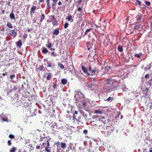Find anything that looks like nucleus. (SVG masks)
I'll return each mask as SVG.
<instances>
[{"label": "nucleus", "instance_id": "47", "mask_svg": "<svg viewBox=\"0 0 152 152\" xmlns=\"http://www.w3.org/2000/svg\"><path fill=\"white\" fill-rule=\"evenodd\" d=\"M88 132V131L86 129H85L83 131V133L86 134Z\"/></svg>", "mask_w": 152, "mask_h": 152}, {"label": "nucleus", "instance_id": "38", "mask_svg": "<svg viewBox=\"0 0 152 152\" xmlns=\"http://www.w3.org/2000/svg\"><path fill=\"white\" fill-rule=\"evenodd\" d=\"M46 2L47 3V7L48 8H50V3H49V1L50 0H46Z\"/></svg>", "mask_w": 152, "mask_h": 152}, {"label": "nucleus", "instance_id": "32", "mask_svg": "<svg viewBox=\"0 0 152 152\" xmlns=\"http://www.w3.org/2000/svg\"><path fill=\"white\" fill-rule=\"evenodd\" d=\"M92 29H93L92 28H88L85 31V35H87L88 33L89 32H90V31H92Z\"/></svg>", "mask_w": 152, "mask_h": 152}, {"label": "nucleus", "instance_id": "45", "mask_svg": "<svg viewBox=\"0 0 152 152\" xmlns=\"http://www.w3.org/2000/svg\"><path fill=\"white\" fill-rule=\"evenodd\" d=\"M151 67H152L151 64L150 63L148 64V66L147 67L148 68V69L149 70V69H150L151 68Z\"/></svg>", "mask_w": 152, "mask_h": 152}, {"label": "nucleus", "instance_id": "43", "mask_svg": "<svg viewBox=\"0 0 152 152\" xmlns=\"http://www.w3.org/2000/svg\"><path fill=\"white\" fill-rule=\"evenodd\" d=\"M15 77V75H12L10 76V78L11 80H12Z\"/></svg>", "mask_w": 152, "mask_h": 152}, {"label": "nucleus", "instance_id": "16", "mask_svg": "<svg viewBox=\"0 0 152 152\" xmlns=\"http://www.w3.org/2000/svg\"><path fill=\"white\" fill-rule=\"evenodd\" d=\"M22 45V43L21 40H19L18 41L16 42V45L17 47L20 48Z\"/></svg>", "mask_w": 152, "mask_h": 152}, {"label": "nucleus", "instance_id": "29", "mask_svg": "<svg viewBox=\"0 0 152 152\" xmlns=\"http://www.w3.org/2000/svg\"><path fill=\"white\" fill-rule=\"evenodd\" d=\"M72 16L70 15H68L66 19L68 21H70L72 20Z\"/></svg>", "mask_w": 152, "mask_h": 152}, {"label": "nucleus", "instance_id": "58", "mask_svg": "<svg viewBox=\"0 0 152 152\" xmlns=\"http://www.w3.org/2000/svg\"><path fill=\"white\" fill-rule=\"evenodd\" d=\"M27 36V34H26V35L24 34L23 35V38L24 39H26Z\"/></svg>", "mask_w": 152, "mask_h": 152}, {"label": "nucleus", "instance_id": "11", "mask_svg": "<svg viewBox=\"0 0 152 152\" xmlns=\"http://www.w3.org/2000/svg\"><path fill=\"white\" fill-rule=\"evenodd\" d=\"M91 73H93L95 75H99V72H98V69L96 68H95L92 70L91 71Z\"/></svg>", "mask_w": 152, "mask_h": 152}, {"label": "nucleus", "instance_id": "64", "mask_svg": "<svg viewBox=\"0 0 152 152\" xmlns=\"http://www.w3.org/2000/svg\"><path fill=\"white\" fill-rule=\"evenodd\" d=\"M58 5H61L62 3L60 1L58 2Z\"/></svg>", "mask_w": 152, "mask_h": 152}, {"label": "nucleus", "instance_id": "33", "mask_svg": "<svg viewBox=\"0 0 152 152\" xmlns=\"http://www.w3.org/2000/svg\"><path fill=\"white\" fill-rule=\"evenodd\" d=\"M17 150L16 147H13V148L10 149V152H15Z\"/></svg>", "mask_w": 152, "mask_h": 152}, {"label": "nucleus", "instance_id": "13", "mask_svg": "<svg viewBox=\"0 0 152 152\" xmlns=\"http://www.w3.org/2000/svg\"><path fill=\"white\" fill-rule=\"evenodd\" d=\"M112 80V79L109 78L105 80L104 82L105 83V85H109L110 84V81Z\"/></svg>", "mask_w": 152, "mask_h": 152}, {"label": "nucleus", "instance_id": "8", "mask_svg": "<svg viewBox=\"0 0 152 152\" xmlns=\"http://www.w3.org/2000/svg\"><path fill=\"white\" fill-rule=\"evenodd\" d=\"M37 7L35 6H33L31 8L30 15H32L34 13V11L36 9Z\"/></svg>", "mask_w": 152, "mask_h": 152}, {"label": "nucleus", "instance_id": "42", "mask_svg": "<svg viewBox=\"0 0 152 152\" xmlns=\"http://www.w3.org/2000/svg\"><path fill=\"white\" fill-rule=\"evenodd\" d=\"M145 3L146 5L148 6H149L151 5V3L149 1H146L145 2Z\"/></svg>", "mask_w": 152, "mask_h": 152}, {"label": "nucleus", "instance_id": "25", "mask_svg": "<svg viewBox=\"0 0 152 152\" xmlns=\"http://www.w3.org/2000/svg\"><path fill=\"white\" fill-rule=\"evenodd\" d=\"M61 83L63 84H66L67 83V80L65 79H63L61 80Z\"/></svg>", "mask_w": 152, "mask_h": 152}, {"label": "nucleus", "instance_id": "9", "mask_svg": "<svg viewBox=\"0 0 152 152\" xmlns=\"http://www.w3.org/2000/svg\"><path fill=\"white\" fill-rule=\"evenodd\" d=\"M103 111L100 109L94 110V113L96 114H101L103 113Z\"/></svg>", "mask_w": 152, "mask_h": 152}, {"label": "nucleus", "instance_id": "30", "mask_svg": "<svg viewBox=\"0 0 152 152\" xmlns=\"http://www.w3.org/2000/svg\"><path fill=\"white\" fill-rule=\"evenodd\" d=\"M61 146L62 148L64 149L66 147V144L63 142H61Z\"/></svg>", "mask_w": 152, "mask_h": 152}, {"label": "nucleus", "instance_id": "20", "mask_svg": "<svg viewBox=\"0 0 152 152\" xmlns=\"http://www.w3.org/2000/svg\"><path fill=\"white\" fill-rule=\"evenodd\" d=\"M114 99V98L112 97H110L108 98L107 99L104 100L105 101H107L108 102H111Z\"/></svg>", "mask_w": 152, "mask_h": 152}, {"label": "nucleus", "instance_id": "50", "mask_svg": "<svg viewBox=\"0 0 152 152\" xmlns=\"http://www.w3.org/2000/svg\"><path fill=\"white\" fill-rule=\"evenodd\" d=\"M50 101L52 102V103H53L54 102V101H55V100H54V99L53 98H50Z\"/></svg>", "mask_w": 152, "mask_h": 152}, {"label": "nucleus", "instance_id": "18", "mask_svg": "<svg viewBox=\"0 0 152 152\" xmlns=\"http://www.w3.org/2000/svg\"><path fill=\"white\" fill-rule=\"evenodd\" d=\"M52 77V75L50 73H49L48 74V75L46 78L47 80H49L51 79Z\"/></svg>", "mask_w": 152, "mask_h": 152}, {"label": "nucleus", "instance_id": "56", "mask_svg": "<svg viewBox=\"0 0 152 152\" xmlns=\"http://www.w3.org/2000/svg\"><path fill=\"white\" fill-rule=\"evenodd\" d=\"M56 4L53 1L52 4V6H55L56 5Z\"/></svg>", "mask_w": 152, "mask_h": 152}, {"label": "nucleus", "instance_id": "62", "mask_svg": "<svg viewBox=\"0 0 152 152\" xmlns=\"http://www.w3.org/2000/svg\"><path fill=\"white\" fill-rule=\"evenodd\" d=\"M7 72H6L5 73H3L2 75H3V76H5L7 75Z\"/></svg>", "mask_w": 152, "mask_h": 152}, {"label": "nucleus", "instance_id": "40", "mask_svg": "<svg viewBox=\"0 0 152 152\" xmlns=\"http://www.w3.org/2000/svg\"><path fill=\"white\" fill-rule=\"evenodd\" d=\"M136 1L137 2V3H136V5H137L138 4L139 6H140L141 5V2L138 0H136Z\"/></svg>", "mask_w": 152, "mask_h": 152}, {"label": "nucleus", "instance_id": "46", "mask_svg": "<svg viewBox=\"0 0 152 152\" xmlns=\"http://www.w3.org/2000/svg\"><path fill=\"white\" fill-rule=\"evenodd\" d=\"M7 144L9 145H11L12 144V142H11V140H9L7 141Z\"/></svg>", "mask_w": 152, "mask_h": 152}, {"label": "nucleus", "instance_id": "19", "mask_svg": "<svg viewBox=\"0 0 152 152\" xmlns=\"http://www.w3.org/2000/svg\"><path fill=\"white\" fill-rule=\"evenodd\" d=\"M118 50L121 52H122L123 50V49L122 46L121 45H119L118 48Z\"/></svg>", "mask_w": 152, "mask_h": 152}, {"label": "nucleus", "instance_id": "60", "mask_svg": "<svg viewBox=\"0 0 152 152\" xmlns=\"http://www.w3.org/2000/svg\"><path fill=\"white\" fill-rule=\"evenodd\" d=\"M88 69H89V70L91 72V71H92V70H91V66H89Z\"/></svg>", "mask_w": 152, "mask_h": 152}, {"label": "nucleus", "instance_id": "51", "mask_svg": "<svg viewBox=\"0 0 152 152\" xmlns=\"http://www.w3.org/2000/svg\"><path fill=\"white\" fill-rule=\"evenodd\" d=\"M60 143L59 142H57L56 143V145H57V146L58 147H59V145H60Z\"/></svg>", "mask_w": 152, "mask_h": 152}, {"label": "nucleus", "instance_id": "41", "mask_svg": "<svg viewBox=\"0 0 152 152\" xmlns=\"http://www.w3.org/2000/svg\"><path fill=\"white\" fill-rule=\"evenodd\" d=\"M9 137L11 139H14L15 138V136L12 134H10L9 135Z\"/></svg>", "mask_w": 152, "mask_h": 152}, {"label": "nucleus", "instance_id": "37", "mask_svg": "<svg viewBox=\"0 0 152 152\" xmlns=\"http://www.w3.org/2000/svg\"><path fill=\"white\" fill-rule=\"evenodd\" d=\"M51 128L53 131L56 132V129L55 128L56 127L54 125H52L51 127Z\"/></svg>", "mask_w": 152, "mask_h": 152}, {"label": "nucleus", "instance_id": "53", "mask_svg": "<svg viewBox=\"0 0 152 152\" xmlns=\"http://www.w3.org/2000/svg\"><path fill=\"white\" fill-rule=\"evenodd\" d=\"M82 1V0H79L77 1L78 4H80Z\"/></svg>", "mask_w": 152, "mask_h": 152}, {"label": "nucleus", "instance_id": "26", "mask_svg": "<svg viewBox=\"0 0 152 152\" xmlns=\"http://www.w3.org/2000/svg\"><path fill=\"white\" fill-rule=\"evenodd\" d=\"M141 26L140 25H136L134 26V30H136L137 29H140L141 28Z\"/></svg>", "mask_w": 152, "mask_h": 152}, {"label": "nucleus", "instance_id": "63", "mask_svg": "<svg viewBox=\"0 0 152 152\" xmlns=\"http://www.w3.org/2000/svg\"><path fill=\"white\" fill-rule=\"evenodd\" d=\"M144 69L146 71H147L148 70H149L148 69V68H147V67H145L144 68Z\"/></svg>", "mask_w": 152, "mask_h": 152}, {"label": "nucleus", "instance_id": "24", "mask_svg": "<svg viewBox=\"0 0 152 152\" xmlns=\"http://www.w3.org/2000/svg\"><path fill=\"white\" fill-rule=\"evenodd\" d=\"M45 18V16L44 14H42L40 16V22L41 23Z\"/></svg>", "mask_w": 152, "mask_h": 152}, {"label": "nucleus", "instance_id": "4", "mask_svg": "<svg viewBox=\"0 0 152 152\" xmlns=\"http://www.w3.org/2000/svg\"><path fill=\"white\" fill-rule=\"evenodd\" d=\"M116 87H112L110 84L109 85H105L104 87V89H105L107 91H113V89L115 88Z\"/></svg>", "mask_w": 152, "mask_h": 152}, {"label": "nucleus", "instance_id": "27", "mask_svg": "<svg viewBox=\"0 0 152 152\" xmlns=\"http://www.w3.org/2000/svg\"><path fill=\"white\" fill-rule=\"evenodd\" d=\"M142 53H139L138 54H136L134 55V56L137 58H140L141 57V56H142Z\"/></svg>", "mask_w": 152, "mask_h": 152}, {"label": "nucleus", "instance_id": "17", "mask_svg": "<svg viewBox=\"0 0 152 152\" xmlns=\"http://www.w3.org/2000/svg\"><path fill=\"white\" fill-rule=\"evenodd\" d=\"M81 68L83 71L85 73H87L88 72V70L87 68H86L85 66H81Z\"/></svg>", "mask_w": 152, "mask_h": 152}, {"label": "nucleus", "instance_id": "35", "mask_svg": "<svg viewBox=\"0 0 152 152\" xmlns=\"http://www.w3.org/2000/svg\"><path fill=\"white\" fill-rule=\"evenodd\" d=\"M111 129H112L111 127L107 126H105L104 127V130H110Z\"/></svg>", "mask_w": 152, "mask_h": 152}, {"label": "nucleus", "instance_id": "21", "mask_svg": "<svg viewBox=\"0 0 152 152\" xmlns=\"http://www.w3.org/2000/svg\"><path fill=\"white\" fill-rule=\"evenodd\" d=\"M53 44H52L51 42H49L46 45V46L48 47V48H51L53 46Z\"/></svg>", "mask_w": 152, "mask_h": 152}, {"label": "nucleus", "instance_id": "6", "mask_svg": "<svg viewBox=\"0 0 152 152\" xmlns=\"http://www.w3.org/2000/svg\"><path fill=\"white\" fill-rule=\"evenodd\" d=\"M113 77H115L112 80L113 81L115 82L118 83H119L120 82L121 79L119 77L116 75H115V76H113Z\"/></svg>", "mask_w": 152, "mask_h": 152}, {"label": "nucleus", "instance_id": "10", "mask_svg": "<svg viewBox=\"0 0 152 152\" xmlns=\"http://www.w3.org/2000/svg\"><path fill=\"white\" fill-rule=\"evenodd\" d=\"M143 15L141 14H138L136 17L135 18L137 21H140L141 20Z\"/></svg>", "mask_w": 152, "mask_h": 152}, {"label": "nucleus", "instance_id": "39", "mask_svg": "<svg viewBox=\"0 0 152 152\" xmlns=\"http://www.w3.org/2000/svg\"><path fill=\"white\" fill-rule=\"evenodd\" d=\"M78 113V112L77 111H75V113H73V118L75 119L76 118L75 116V115L76 114H77Z\"/></svg>", "mask_w": 152, "mask_h": 152}, {"label": "nucleus", "instance_id": "55", "mask_svg": "<svg viewBox=\"0 0 152 152\" xmlns=\"http://www.w3.org/2000/svg\"><path fill=\"white\" fill-rule=\"evenodd\" d=\"M36 148L37 149L39 150L40 148V146L39 145H37Z\"/></svg>", "mask_w": 152, "mask_h": 152}, {"label": "nucleus", "instance_id": "61", "mask_svg": "<svg viewBox=\"0 0 152 152\" xmlns=\"http://www.w3.org/2000/svg\"><path fill=\"white\" fill-rule=\"evenodd\" d=\"M56 85H54L53 86V88L54 89H55L56 88Z\"/></svg>", "mask_w": 152, "mask_h": 152}, {"label": "nucleus", "instance_id": "12", "mask_svg": "<svg viewBox=\"0 0 152 152\" xmlns=\"http://www.w3.org/2000/svg\"><path fill=\"white\" fill-rule=\"evenodd\" d=\"M44 67L42 65H39L38 67L36 69L37 71L39 72L40 71H42L43 70Z\"/></svg>", "mask_w": 152, "mask_h": 152}, {"label": "nucleus", "instance_id": "2", "mask_svg": "<svg viewBox=\"0 0 152 152\" xmlns=\"http://www.w3.org/2000/svg\"><path fill=\"white\" fill-rule=\"evenodd\" d=\"M6 31H9L10 32H7V34L8 35H10L12 36L14 38L17 35V31H15V28L13 30H10L8 28L6 29Z\"/></svg>", "mask_w": 152, "mask_h": 152}, {"label": "nucleus", "instance_id": "44", "mask_svg": "<svg viewBox=\"0 0 152 152\" xmlns=\"http://www.w3.org/2000/svg\"><path fill=\"white\" fill-rule=\"evenodd\" d=\"M68 24L67 23H65L64 24V28H66L68 26Z\"/></svg>", "mask_w": 152, "mask_h": 152}, {"label": "nucleus", "instance_id": "1", "mask_svg": "<svg viewBox=\"0 0 152 152\" xmlns=\"http://www.w3.org/2000/svg\"><path fill=\"white\" fill-rule=\"evenodd\" d=\"M50 144L48 139H47L44 141L41 146V149L45 148V151L47 152H51V147H50Z\"/></svg>", "mask_w": 152, "mask_h": 152}, {"label": "nucleus", "instance_id": "54", "mask_svg": "<svg viewBox=\"0 0 152 152\" xmlns=\"http://www.w3.org/2000/svg\"><path fill=\"white\" fill-rule=\"evenodd\" d=\"M54 126H55L56 127V128L58 126V124H57L56 123V122H55L54 124H53V125Z\"/></svg>", "mask_w": 152, "mask_h": 152}, {"label": "nucleus", "instance_id": "14", "mask_svg": "<svg viewBox=\"0 0 152 152\" xmlns=\"http://www.w3.org/2000/svg\"><path fill=\"white\" fill-rule=\"evenodd\" d=\"M59 33V28H57L56 29H55L53 33V34H55L56 35H58V34Z\"/></svg>", "mask_w": 152, "mask_h": 152}, {"label": "nucleus", "instance_id": "3", "mask_svg": "<svg viewBox=\"0 0 152 152\" xmlns=\"http://www.w3.org/2000/svg\"><path fill=\"white\" fill-rule=\"evenodd\" d=\"M99 121L105 124L108 123L110 121L106 117H103L100 118L99 119Z\"/></svg>", "mask_w": 152, "mask_h": 152}, {"label": "nucleus", "instance_id": "59", "mask_svg": "<svg viewBox=\"0 0 152 152\" xmlns=\"http://www.w3.org/2000/svg\"><path fill=\"white\" fill-rule=\"evenodd\" d=\"M2 120L4 121H5L7 120V119L4 118H3Z\"/></svg>", "mask_w": 152, "mask_h": 152}, {"label": "nucleus", "instance_id": "28", "mask_svg": "<svg viewBox=\"0 0 152 152\" xmlns=\"http://www.w3.org/2000/svg\"><path fill=\"white\" fill-rule=\"evenodd\" d=\"M42 53L44 54L45 53H48V51L45 48H44V49L42 50Z\"/></svg>", "mask_w": 152, "mask_h": 152}, {"label": "nucleus", "instance_id": "5", "mask_svg": "<svg viewBox=\"0 0 152 152\" xmlns=\"http://www.w3.org/2000/svg\"><path fill=\"white\" fill-rule=\"evenodd\" d=\"M51 18H52L51 21L52 22L53 26L57 25L58 24H57V20L56 18H55L54 15L51 16Z\"/></svg>", "mask_w": 152, "mask_h": 152}, {"label": "nucleus", "instance_id": "52", "mask_svg": "<svg viewBox=\"0 0 152 152\" xmlns=\"http://www.w3.org/2000/svg\"><path fill=\"white\" fill-rule=\"evenodd\" d=\"M86 45L87 47L88 48L89 46L90 45V42H86Z\"/></svg>", "mask_w": 152, "mask_h": 152}, {"label": "nucleus", "instance_id": "22", "mask_svg": "<svg viewBox=\"0 0 152 152\" xmlns=\"http://www.w3.org/2000/svg\"><path fill=\"white\" fill-rule=\"evenodd\" d=\"M10 18L11 19L15 20V15L14 14L12 13H10Z\"/></svg>", "mask_w": 152, "mask_h": 152}, {"label": "nucleus", "instance_id": "34", "mask_svg": "<svg viewBox=\"0 0 152 152\" xmlns=\"http://www.w3.org/2000/svg\"><path fill=\"white\" fill-rule=\"evenodd\" d=\"M112 132H113L112 129H111L110 130H109V131H108V130L107 131V134L108 135H109Z\"/></svg>", "mask_w": 152, "mask_h": 152}, {"label": "nucleus", "instance_id": "7", "mask_svg": "<svg viewBox=\"0 0 152 152\" xmlns=\"http://www.w3.org/2000/svg\"><path fill=\"white\" fill-rule=\"evenodd\" d=\"M105 69L103 67L101 68L100 70L98 69L99 74L100 75H104L105 73Z\"/></svg>", "mask_w": 152, "mask_h": 152}, {"label": "nucleus", "instance_id": "31", "mask_svg": "<svg viewBox=\"0 0 152 152\" xmlns=\"http://www.w3.org/2000/svg\"><path fill=\"white\" fill-rule=\"evenodd\" d=\"M58 66L61 68L62 69H63L64 68V66L61 63H60L59 62L58 64Z\"/></svg>", "mask_w": 152, "mask_h": 152}, {"label": "nucleus", "instance_id": "57", "mask_svg": "<svg viewBox=\"0 0 152 152\" xmlns=\"http://www.w3.org/2000/svg\"><path fill=\"white\" fill-rule=\"evenodd\" d=\"M148 88H146L145 89V90L144 91H146V94L147 93L148 91Z\"/></svg>", "mask_w": 152, "mask_h": 152}, {"label": "nucleus", "instance_id": "15", "mask_svg": "<svg viewBox=\"0 0 152 152\" xmlns=\"http://www.w3.org/2000/svg\"><path fill=\"white\" fill-rule=\"evenodd\" d=\"M7 26L8 28H13L12 24L10 22H7Z\"/></svg>", "mask_w": 152, "mask_h": 152}, {"label": "nucleus", "instance_id": "23", "mask_svg": "<svg viewBox=\"0 0 152 152\" xmlns=\"http://www.w3.org/2000/svg\"><path fill=\"white\" fill-rule=\"evenodd\" d=\"M150 73L149 74H147L145 76V79H148L149 78V76L150 75H152V71H150Z\"/></svg>", "mask_w": 152, "mask_h": 152}, {"label": "nucleus", "instance_id": "36", "mask_svg": "<svg viewBox=\"0 0 152 152\" xmlns=\"http://www.w3.org/2000/svg\"><path fill=\"white\" fill-rule=\"evenodd\" d=\"M51 56H53L54 57H56L58 56V55H57V53L54 52H52L51 53Z\"/></svg>", "mask_w": 152, "mask_h": 152}, {"label": "nucleus", "instance_id": "48", "mask_svg": "<svg viewBox=\"0 0 152 152\" xmlns=\"http://www.w3.org/2000/svg\"><path fill=\"white\" fill-rule=\"evenodd\" d=\"M77 10L79 12H81L82 11V8L81 7H79L78 8Z\"/></svg>", "mask_w": 152, "mask_h": 152}, {"label": "nucleus", "instance_id": "49", "mask_svg": "<svg viewBox=\"0 0 152 152\" xmlns=\"http://www.w3.org/2000/svg\"><path fill=\"white\" fill-rule=\"evenodd\" d=\"M94 25L96 26V28H98L99 27H101V26L100 24H99V25H97L96 24H94Z\"/></svg>", "mask_w": 152, "mask_h": 152}]
</instances>
